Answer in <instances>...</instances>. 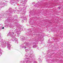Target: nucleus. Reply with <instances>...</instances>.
<instances>
[{
	"label": "nucleus",
	"instance_id": "1",
	"mask_svg": "<svg viewBox=\"0 0 63 63\" xmlns=\"http://www.w3.org/2000/svg\"><path fill=\"white\" fill-rule=\"evenodd\" d=\"M2 29H4V27H3L2 28Z\"/></svg>",
	"mask_w": 63,
	"mask_h": 63
},
{
	"label": "nucleus",
	"instance_id": "2",
	"mask_svg": "<svg viewBox=\"0 0 63 63\" xmlns=\"http://www.w3.org/2000/svg\"><path fill=\"white\" fill-rule=\"evenodd\" d=\"M58 8L59 9H60V8H59V7H58Z\"/></svg>",
	"mask_w": 63,
	"mask_h": 63
}]
</instances>
